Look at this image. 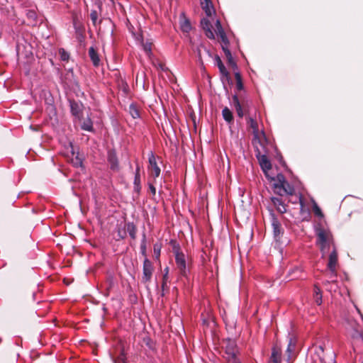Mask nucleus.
Listing matches in <instances>:
<instances>
[{"label": "nucleus", "instance_id": "nucleus-1", "mask_svg": "<svg viewBox=\"0 0 363 363\" xmlns=\"http://www.w3.org/2000/svg\"><path fill=\"white\" fill-rule=\"evenodd\" d=\"M315 244L322 254V257H325L330 250L336 247L333 233L328 228L319 225L315 227Z\"/></svg>", "mask_w": 363, "mask_h": 363}, {"label": "nucleus", "instance_id": "nucleus-2", "mask_svg": "<svg viewBox=\"0 0 363 363\" xmlns=\"http://www.w3.org/2000/svg\"><path fill=\"white\" fill-rule=\"evenodd\" d=\"M213 17L203 18L201 21V25L203 29L205 30L206 35L211 39L215 38L216 35L220 38L222 41V49L224 53L227 55V36L224 30L223 29L221 24L218 20L216 21V28L212 30V25L210 21Z\"/></svg>", "mask_w": 363, "mask_h": 363}, {"label": "nucleus", "instance_id": "nucleus-3", "mask_svg": "<svg viewBox=\"0 0 363 363\" xmlns=\"http://www.w3.org/2000/svg\"><path fill=\"white\" fill-rule=\"evenodd\" d=\"M338 264V256L337 248H333L331 250V252L328 257V262L327 264L328 269L329 270L328 278L329 280H327L323 282L324 285L329 284L330 282L334 283L336 281L335 279L337 277V266Z\"/></svg>", "mask_w": 363, "mask_h": 363}, {"label": "nucleus", "instance_id": "nucleus-4", "mask_svg": "<svg viewBox=\"0 0 363 363\" xmlns=\"http://www.w3.org/2000/svg\"><path fill=\"white\" fill-rule=\"evenodd\" d=\"M268 211L269 213L271 224L273 229V235L274 239L278 241L280 240L281 235L284 233V228L281 227V225L277 216L275 215L274 210L272 208H268Z\"/></svg>", "mask_w": 363, "mask_h": 363}, {"label": "nucleus", "instance_id": "nucleus-5", "mask_svg": "<svg viewBox=\"0 0 363 363\" xmlns=\"http://www.w3.org/2000/svg\"><path fill=\"white\" fill-rule=\"evenodd\" d=\"M175 262L179 271L181 276L186 277L189 273V268L186 265V256L183 252L179 250H174Z\"/></svg>", "mask_w": 363, "mask_h": 363}, {"label": "nucleus", "instance_id": "nucleus-6", "mask_svg": "<svg viewBox=\"0 0 363 363\" xmlns=\"http://www.w3.org/2000/svg\"><path fill=\"white\" fill-rule=\"evenodd\" d=\"M153 272L154 267L152 262L149 259L145 257L143 264L142 281L145 284L150 282L153 274Z\"/></svg>", "mask_w": 363, "mask_h": 363}, {"label": "nucleus", "instance_id": "nucleus-7", "mask_svg": "<svg viewBox=\"0 0 363 363\" xmlns=\"http://www.w3.org/2000/svg\"><path fill=\"white\" fill-rule=\"evenodd\" d=\"M232 67L233 70H235V86L238 91H240L243 89V84L241 75L240 72L237 70V65L235 62L233 61L231 54L228 51V68Z\"/></svg>", "mask_w": 363, "mask_h": 363}, {"label": "nucleus", "instance_id": "nucleus-8", "mask_svg": "<svg viewBox=\"0 0 363 363\" xmlns=\"http://www.w3.org/2000/svg\"><path fill=\"white\" fill-rule=\"evenodd\" d=\"M238 348L234 341L228 339V363H240V359L238 357Z\"/></svg>", "mask_w": 363, "mask_h": 363}, {"label": "nucleus", "instance_id": "nucleus-9", "mask_svg": "<svg viewBox=\"0 0 363 363\" xmlns=\"http://www.w3.org/2000/svg\"><path fill=\"white\" fill-rule=\"evenodd\" d=\"M213 63L215 66H217L219 69L220 73V79L223 84V87L226 89V82H227V69L225 68L224 64L223 63L220 57L218 55H215L213 57Z\"/></svg>", "mask_w": 363, "mask_h": 363}, {"label": "nucleus", "instance_id": "nucleus-10", "mask_svg": "<svg viewBox=\"0 0 363 363\" xmlns=\"http://www.w3.org/2000/svg\"><path fill=\"white\" fill-rule=\"evenodd\" d=\"M269 363H282V351L277 344H276L272 349V354Z\"/></svg>", "mask_w": 363, "mask_h": 363}, {"label": "nucleus", "instance_id": "nucleus-11", "mask_svg": "<svg viewBox=\"0 0 363 363\" xmlns=\"http://www.w3.org/2000/svg\"><path fill=\"white\" fill-rule=\"evenodd\" d=\"M148 161L151 167V175L155 179L160 174V168L158 167L156 158L152 152L148 155Z\"/></svg>", "mask_w": 363, "mask_h": 363}, {"label": "nucleus", "instance_id": "nucleus-12", "mask_svg": "<svg viewBox=\"0 0 363 363\" xmlns=\"http://www.w3.org/2000/svg\"><path fill=\"white\" fill-rule=\"evenodd\" d=\"M278 189L274 190V193L283 196L284 194L293 195L294 192V188L291 186L286 180L284 182L283 185L278 186Z\"/></svg>", "mask_w": 363, "mask_h": 363}, {"label": "nucleus", "instance_id": "nucleus-13", "mask_svg": "<svg viewBox=\"0 0 363 363\" xmlns=\"http://www.w3.org/2000/svg\"><path fill=\"white\" fill-rule=\"evenodd\" d=\"M108 162L110 164L111 169L117 170L118 169V160L114 150H110L108 151Z\"/></svg>", "mask_w": 363, "mask_h": 363}, {"label": "nucleus", "instance_id": "nucleus-14", "mask_svg": "<svg viewBox=\"0 0 363 363\" xmlns=\"http://www.w3.org/2000/svg\"><path fill=\"white\" fill-rule=\"evenodd\" d=\"M201 5L202 9L205 12L207 17H213L215 13V10L213 9L212 2L211 0L201 1Z\"/></svg>", "mask_w": 363, "mask_h": 363}, {"label": "nucleus", "instance_id": "nucleus-15", "mask_svg": "<svg viewBox=\"0 0 363 363\" xmlns=\"http://www.w3.org/2000/svg\"><path fill=\"white\" fill-rule=\"evenodd\" d=\"M271 201L279 213L283 214L286 212V205L281 199L277 197H272Z\"/></svg>", "mask_w": 363, "mask_h": 363}, {"label": "nucleus", "instance_id": "nucleus-16", "mask_svg": "<svg viewBox=\"0 0 363 363\" xmlns=\"http://www.w3.org/2000/svg\"><path fill=\"white\" fill-rule=\"evenodd\" d=\"M180 28L184 33H189L191 30L190 21L186 18L184 13L180 16Z\"/></svg>", "mask_w": 363, "mask_h": 363}, {"label": "nucleus", "instance_id": "nucleus-17", "mask_svg": "<svg viewBox=\"0 0 363 363\" xmlns=\"http://www.w3.org/2000/svg\"><path fill=\"white\" fill-rule=\"evenodd\" d=\"M89 56L94 67H98L100 64V58L99 54L95 50L94 47H91L89 49Z\"/></svg>", "mask_w": 363, "mask_h": 363}, {"label": "nucleus", "instance_id": "nucleus-18", "mask_svg": "<svg viewBox=\"0 0 363 363\" xmlns=\"http://www.w3.org/2000/svg\"><path fill=\"white\" fill-rule=\"evenodd\" d=\"M259 162L261 168L262 170L266 172L267 171L271 169L272 164L270 161L268 160L266 155H262L260 158H259Z\"/></svg>", "mask_w": 363, "mask_h": 363}, {"label": "nucleus", "instance_id": "nucleus-19", "mask_svg": "<svg viewBox=\"0 0 363 363\" xmlns=\"http://www.w3.org/2000/svg\"><path fill=\"white\" fill-rule=\"evenodd\" d=\"M70 108L72 115L79 118L82 111L81 105L77 102L72 101L70 102Z\"/></svg>", "mask_w": 363, "mask_h": 363}, {"label": "nucleus", "instance_id": "nucleus-20", "mask_svg": "<svg viewBox=\"0 0 363 363\" xmlns=\"http://www.w3.org/2000/svg\"><path fill=\"white\" fill-rule=\"evenodd\" d=\"M296 347V343L293 341L292 339H290L288 347L286 349V353H287V359H286V363H291V354L294 352Z\"/></svg>", "mask_w": 363, "mask_h": 363}, {"label": "nucleus", "instance_id": "nucleus-21", "mask_svg": "<svg viewBox=\"0 0 363 363\" xmlns=\"http://www.w3.org/2000/svg\"><path fill=\"white\" fill-rule=\"evenodd\" d=\"M313 298L314 301L318 305H320L322 303V292L320 289L316 285L314 286L313 289Z\"/></svg>", "mask_w": 363, "mask_h": 363}, {"label": "nucleus", "instance_id": "nucleus-22", "mask_svg": "<svg viewBox=\"0 0 363 363\" xmlns=\"http://www.w3.org/2000/svg\"><path fill=\"white\" fill-rule=\"evenodd\" d=\"M81 128L84 130L89 131V132L94 131L93 123H92L91 119L89 117H88L83 121V123L81 125Z\"/></svg>", "mask_w": 363, "mask_h": 363}, {"label": "nucleus", "instance_id": "nucleus-23", "mask_svg": "<svg viewBox=\"0 0 363 363\" xmlns=\"http://www.w3.org/2000/svg\"><path fill=\"white\" fill-rule=\"evenodd\" d=\"M133 189L135 192H136L137 194H140L141 190V179L140 174H135L133 181Z\"/></svg>", "mask_w": 363, "mask_h": 363}, {"label": "nucleus", "instance_id": "nucleus-24", "mask_svg": "<svg viewBox=\"0 0 363 363\" xmlns=\"http://www.w3.org/2000/svg\"><path fill=\"white\" fill-rule=\"evenodd\" d=\"M233 103H234L235 108L238 116L240 118H242L244 113H243V111L242 109V106L238 101V98L237 95L233 96Z\"/></svg>", "mask_w": 363, "mask_h": 363}, {"label": "nucleus", "instance_id": "nucleus-25", "mask_svg": "<svg viewBox=\"0 0 363 363\" xmlns=\"http://www.w3.org/2000/svg\"><path fill=\"white\" fill-rule=\"evenodd\" d=\"M126 229L130 238L132 239H135L137 229L135 224L133 223H128L126 224Z\"/></svg>", "mask_w": 363, "mask_h": 363}, {"label": "nucleus", "instance_id": "nucleus-26", "mask_svg": "<svg viewBox=\"0 0 363 363\" xmlns=\"http://www.w3.org/2000/svg\"><path fill=\"white\" fill-rule=\"evenodd\" d=\"M274 180V191L277 189H278V186L283 185L284 182L286 181L284 176L282 174H278L275 179H273Z\"/></svg>", "mask_w": 363, "mask_h": 363}, {"label": "nucleus", "instance_id": "nucleus-27", "mask_svg": "<svg viewBox=\"0 0 363 363\" xmlns=\"http://www.w3.org/2000/svg\"><path fill=\"white\" fill-rule=\"evenodd\" d=\"M169 269L168 267L164 269V274L162 277V291L164 290V287L167 286V283L169 282Z\"/></svg>", "mask_w": 363, "mask_h": 363}, {"label": "nucleus", "instance_id": "nucleus-28", "mask_svg": "<svg viewBox=\"0 0 363 363\" xmlns=\"http://www.w3.org/2000/svg\"><path fill=\"white\" fill-rule=\"evenodd\" d=\"M129 113L133 118H140V113L134 104H131L129 106Z\"/></svg>", "mask_w": 363, "mask_h": 363}, {"label": "nucleus", "instance_id": "nucleus-29", "mask_svg": "<svg viewBox=\"0 0 363 363\" xmlns=\"http://www.w3.org/2000/svg\"><path fill=\"white\" fill-rule=\"evenodd\" d=\"M140 253L146 257V236L145 234L143 235V239L140 243Z\"/></svg>", "mask_w": 363, "mask_h": 363}, {"label": "nucleus", "instance_id": "nucleus-30", "mask_svg": "<svg viewBox=\"0 0 363 363\" xmlns=\"http://www.w3.org/2000/svg\"><path fill=\"white\" fill-rule=\"evenodd\" d=\"M302 273V271L301 268L296 267L291 271V279H298L301 278V274Z\"/></svg>", "mask_w": 363, "mask_h": 363}, {"label": "nucleus", "instance_id": "nucleus-31", "mask_svg": "<svg viewBox=\"0 0 363 363\" xmlns=\"http://www.w3.org/2000/svg\"><path fill=\"white\" fill-rule=\"evenodd\" d=\"M27 18L33 21H35L37 18V14L33 10H28L26 13Z\"/></svg>", "mask_w": 363, "mask_h": 363}, {"label": "nucleus", "instance_id": "nucleus-32", "mask_svg": "<svg viewBox=\"0 0 363 363\" xmlns=\"http://www.w3.org/2000/svg\"><path fill=\"white\" fill-rule=\"evenodd\" d=\"M318 350L316 354L319 357L320 360L323 362L324 361V356L323 355L324 352V345H319Z\"/></svg>", "mask_w": 363, "mask_h": 363}, {"label": "nucleus", "instance_id": "nucleus-33", "mask_svg": "<svg viewBox=\"0 0 363 363\" xmlns=\"http://www.w3.org/2000/svg\"><path fill=\"white\" fill-rule=\"evenodd\" d=\"M143 50L145 52V53L150 56L152 54L151 52V43H146L143 44Z\"/></svg>", "mask_w": 363, "mask_h": 363}, {"label": "nucleus", "instance_id": "nucleus-34", "mask_svg": "<svg viewBox=\"0 0 363 363\" xmlns=\"http://www.w3.org/2000/svg\"><path fill=\"white\" fill-rule=\"evenodd\" d=\"M60 54L62 60L66 61L69 59V55L68 52H67L64 49L62 48L60 50Z\"/></svg>", "mask_w": 363, "mask_h": 363}, {"label": "nucleus", "instance_id": "nucleus-35", "mask_svg": "<svg viewBox=\"0 0 363 363\" xmlns=\"http://www.w3.org/2000/svg\"><path fill=\"white\" fill-rule=\"evenodd\" d=\"M313 211H314L315 214L317 216H319V217L323 216L320 208L318 206V205L315 203H314V205H313Z\"/></svg>", "mask_w": 363, "mask_h": 363}, {"label": "nucleus", "instance_id": "nucleus-36", "mask_svg": "<svg viewBox=\"0 0 363 363\" xmlns=\"http://www.w3.org/2000/svg\"><path fill=\"white\" fill-rule=\"evenodd\" d=\"M90 18L93 22L94 24L96 23V21L97 20V18H98V14H97V11L94 10V11H91V13H90Z\"/></svg>", "mask_w": 363, "mask_h": 363}, {"label": "nucleus", "instance_id": "nucleus-37", "mask_svg": "<svg viewBox=\"0 0 363 363\" xmlns=\"http://www.w3.org/2000/svg\"><path fill=\"white\" fill-rule=\"evenodd\" d=\"M296 200H298L300 206H301V212L303 213L305 211L304 208V203L301 195L296 196Z\"/></svg>", "mask_w": 363, "mask_h": 363}, {"label": "nucleus", "instance_id": "nucleus-38", "mask_svg": "<svg viewBox=\"0 0 363 363\" xmlns=\"http://www.w3.org/2000/svg\"><path fill=\"white\" fill-rule=\"evenodd\" d=\"M148 187H149V189H150V192L152 193V194L153 196H155V194H156V189L154 186V185L152 184H151V183H149L148 184Z\"/></svg>", "mask_w": 363, "mask_h": 363}, {"label": "nucleus", "instance_id": "nucleus-39", "mask_svg": "<svg viewBox=\"0 0 363 363\" xmlns=\"http://www.w3.org/2000/svg\"><path fill=\"white\" fill-rule=\"evenodd\" d=\"M154 253L155 255L156 258H158L160 255V248H157V245H154Z\"/></svg>", "mask_w": 363, "mask_h": 363}, {"label": "nucleus", "instance_id": "nucleus-40", "mask_svg": "<svg viewBox=\"0 0 363 363\" xmlns=\"http://www.w3.org/2000/svg\"><path fill=\"white\" fill-rule=\"evenodd\" d=\"M222 116L223 119L227 121V106L225 107L222 111Z\"/></svg>", "mask_w": 363, "mask_h": 363}, {"label": "nucleus", "instance_id": "nucleus-41", "mask_svg": "<svg viewBox=\"0 0 363 363\" xmlns=\"http://www.w3.org/2000/svg\"><path fill=\"white\" fill-rule=\"evenodd\" d=\"M76 160H77V161L74 163V164L76 167L82 166V161L81 160L78 159L77 157H76Z\"/></svg>", "mask_w": 363, "mask_h": 363}, {"label": "nucleus", "instance_id": "nucleus-42", "mask_svg": "<svg viewBox=\"0 0 363 363\" xmlns=\"http://www.w3.org/2000/svg\"><path fill=\"white\" fill-rule=\"evenodd\" d=\"M228 123H229L233 120V114L229 110H228Z\"/></svg>", "mask_w": 363, "mask_h": 363}, {"label": "nucleus", "instance_id": "nucleus-43", "mask_svg": "<svg viewBox=\"0 0 363 363\" xmlns=\"http://www.w3.org/2000/svg\"><path fill=\"white\" fill-rule=\"evenodd\" d=\"M140 174V167L137 165L135 174Z\"/></svg>", "mask_w": 363, "mask_h": 363}, {"label": "nucleus", "instance_id": "nucleus-44", "mask_svg": "<svg viewBox=\"0 0 363 363\" xmlns=\"http://www.w3.org/2000/svg\"><path fill=\"white\" fill-rule=\"evenodd\" d=\"M251 121H252V127L254 129H255V128H256V127H255V122H254L252 120H251Z\"/></svg>", "mask_w": 363, "mask_h": 363}]
</instances>
